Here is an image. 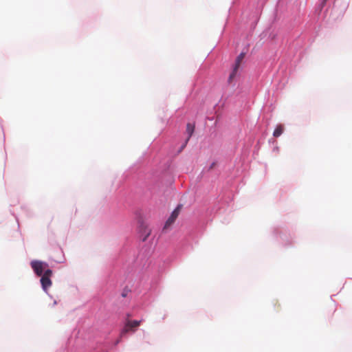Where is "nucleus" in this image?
I'll return each mask as SVG.
<instances>
[{
	"instance_id": "1",
	"label": "nucleus",
	"mask_w": 352,
	"mask_h": 352,
	"mask_svg": "<svg viewBox=\"0 0 352 352\" xmlns=\"http://www.w3.org/2000/svg\"><path fill=\"white\" fill-rule=\"evenodd\" d=\"M31 267L34 273L37 276H42L44 270L48 267V264L41 261H32L31 262Z\"/></svg>"
},
{
	"instance_id": "7",
	"label": "nucleus",
	"mask_w": 352,
	"mask_h": 352,
	"mask_svg": "<svg viewBox=\"0 0 352 352\" xmlns=\"http://www.w3.org/2000/svg\"><path fill=\"white\" fill-rule=\"evenodd\" d=\"M41 283L42 288L44 291L47 292V289L50 288L52 284L50 277L41 276Z\"/></svg>"
},
{
	"instance_id": "10",
	"label": "nucleus",
	"mask_w": 352,
	"mask_h": 352,
	"mask_svg": "<svg viewBox=\"0 0 352 352\" xmlns=\"http://www.w3.org/2000/svg\"><path fill=\"white\" fill-rule=\"evenodd\" d=\"M327 0H324V1H326Z\"/></svg>"
},
{
	"instance_id": "6",
	"label": "nucleus",
	"mask_w": 352,
	"mask_h": 352,
	"mask_svg": "<svg viewBox=\"0 0 352 352\" xmlns=\"http://www.w3.org/2000/svg\"><path fill=\"white\" fill-rule=\"evenodd\" d=\"M194 130H195V125L192 124H190V123H188L187 126H186V132L188 133V136L186 138L185 142L181 146L179 152H181L187 145L190 138H191V136L192 135V134L194 133Z\"/></svg>"
},
{
	"instance_id": "2",
	"label": "nucleus",
	"mask_w": 352,
	"mask_h": 352,
	"mask_svg": "<svg viewBox=\"0 0 352 352\" xmlns=\"http://www.w3.org/2000/svg\"><path fill=\"white\" fill-rule=\"evenodd\" d=\"M142 322V320H127L125 323L124 327L121 331V336L124 335L129 331L135 332Z\"/></svg>"
},
{
	"instance_id": "3",
	"label": "nucleus",
	"mask_w": 352,
	"mask_h": 352,
	"mask_svg": "<svg viewBox=\"0 0 352 352\" xmlns=\"http://www.w3.org/2000/svg\"><path fill=\"white\" fill-rule=\"evenodd\" d=\"M244 57H245V53H243V52H241L237 56V58L235 60V63H234L232 72L230 74L228 80L229 83H231L232 82V80H234V78H235L236 73L238 72V69H239V68L241 65V63L242 60H243Z\"/></svg>"
},
{
	"instance_id": "9",
	"label": "nucleus",
	"mask_w": 352,
	"mask_h": 352,
	"mask_svg": "<svg viewBox=\"0 0 352 352\" xmlns=\"http://www.w3.org/2000/svg\"><path fill=\"white\" fill-rule=\"evenodd\" d=\"M52 275V271L50 269H45L42 274L43 276L51 277Z\"/></svg>"
},
{
	"instance_id": "5",
	"label": "nucleus",
	"mask_w": 352,
	"mask_h": 352,
	"mask_svg": "<svg viewBox=\"0 0 352 352\" xmlns=\"http://www.w3.org/2000/svg\"><path fill=\"white\" fill-rule=\"evenodd\" d=\"M151 233V229L145 224L141 223L139 227L140 237L142 241H145Z\"/></svg>"
},
{
	"instance_id": "4",
	"label": "nucleus",
	"mask_w": 352,
	"mask_h": 352,
	"mask_svg": "<svg viewBox=\"0 0 352 352\" xmlns=\"http://www.w3.org/2000/svg\"><path fill=\"white\" fill-rule=\"evenodd\" d=\"M179 210L180 208L179 206H178L173 211L170 216L165 223V225L163 228L164 230L168 229L171 226V225L175 222V219L177 218L179 215Z\"/></svg>"
},
{
	"instance_id": "8",
	"label": "nucleus",
	"mask_w": 352,
	"mask_h": 352,
	"mask_svg": "<svg viewBox=\"0 0 352 352\" xmlns=\"http://www.w3.org/2000/svg\"><path fill=\"white\" fill-rule=\"evenodd\" d=\"M283 131H284V126L282 124H278L277 125V126L276 127L274 133H273V135L275 137V138H278L283 133Z\"/></svg>"
}]
</instances>
